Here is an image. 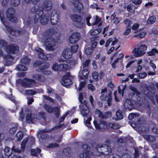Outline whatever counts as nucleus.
I'll use <instances>...</instances> for the list:
<instances>
[{"label":"nucleus","instance_id":"f257e3e1","mask_svg":"<svg viewBox=\"0 0 158 158\" xmlns=\"http://www.w3.org/2000/svg\"><path fill=\"white\" fill-rule=\"evenodd\" d=\"M57 31L56 29H51L48 32L44 33L42 37L41 41L46 46L47 50L49 51H53L56 48L55 41L53 38L50 37V36L52 35L56 34Z\"/></svg>","mask_w":158,"mask_h":158},{"label":"nucleus","instance_id":"f03ea898","mask_svg":"<svg viewBox=\"0 0 158 158\" xmlns=\"http://www.w3.org/2000/svg\"><path fill=\"white\" fill-rule=\"evenodd\" d=\"M49 15L48 13H44L42 10H37L34 18V22L37 23L40 22L42 24L45 25L48 22Z\"/></svg>","mask_w":158,"mask_h":158},{"label":"nucleus","instance_id":"7ed1b4c3","mask_svg":"<svg viewBox=\"0 0 158 158\" xmlns=\"http://www.w3.org/2000/svg\"><path fill=\"white\" fill-rule=\"evenodd\" d=\"M25 114H27L26 115V120L29 123H33L35 119H40L43 118L44 119V112L38 113L37 114H36V116L35 114H31V111L28 109H27L25 110Z\"/></svg>","mask_w":158,"mask_h":158},{"label":"nucleus","instance_id":"20e7f679","mask_svg":"<svg viewBox=\"0 0 158 158\" xmlns=\"http://www.w3.org/2000/svg\"><path fill=\"white\" fill-rule=\"evenodd\" d=\"M84 93H81L79 94L78 97L79 101L81 103L80 106V109L81 110V113L83 116H86L89 113V110L87 106V102L85 101H83V95Z\"/></svg>","mask_w":158,"mask_h":158},{"label":"nucleus","instance_id":"39448f33","mask_svg":"<svg viewBox=\"0 0 158 158\" xmlns=\"http://www.w3.org/2000/svg\"><path fill=\"white\" fill-rule=\"evenodd\" d=\"M70 18L78 27L82 28L85 26V24L82 21V19L80 16L77 15H73L70 16Z\"/></svg>","mask_w":158,"mask_h":158},{"label":"nucleus","instance_id":"423d86ee","mask_svg":"<svg viewBox=\"0 0 158 158\" xmlns=\"http://www.w3.org/2000/svg\"><path fill=\"white\" fill-rule=\"evenodd\" d=\"M101 95L100 98L102 100H106L107 101L108 105H110V102L111 101V93L110 91H107L106 88H105L102 89Z\"/></svg>","mask_w":158,"mask_h":158},{"label":"nucleus","instance_id":"0eeeda50","mask_svg":"<svg viewBox=\"0 0 158 158\" xmlns=\"http://www.w3.org/2000/svg\"><path fill=\"white\" fill-rule=\"evenodd\" d=\"M59 20V16L55 10H53L51 14L50 20L51 24L53 25L56 24Z\"/></svg>","mask_w":158,"mask_h":158},{"label":"nucleus","instance_id":"6e6552de","mask_svg":"<svg viewBox=\"0 0 158 158\" xmlns=\"http://www.w3.org/2000/svg\"><path fill=\"white\" fill-rule=\"evenodd\" d=\"M3 13L1 11L0 12V18L1 20L2 23L5 25L6 27V28L7 30L10 32V33L13 35H19L18 33V31H14L12 29V28L8 26L5 23V19L3 18Z\"/></svg>","mask_w":158,"mask_h":158},{"label":"nucleus","instance_id":"1a4fd4ad","mask_svg":"<svg viewBox=\"0 0 158 158\" xmlns=\"http://www.w3.org/2000/svg\"><path fill=\"white\" fill-rule=\"evenodd\" d=\"M61 83L64 86L69 85L72 83L69 73H67L63 76L61 81Z\"/></svg>","mask_w":158,"mask_h":158},{"label":"nucleus","instance_id":"9d476101","mask_svg":"<svg viewBox=\"0 0 158 158\" xmlns=\"http://www.w3.org/2000/svg\"><path fill=\"white\" fill-rule=\"evenodd\" d=\"M15 12L14 9L10 8L7 10L6 13V15L8 19L12 22H14L16 20V18L14 15Z\"/></svg>","mask_w":158,"mask_h":158},{"label":"nucleus","instance_id":"9b49d317","mask_svg":"<svg viewBox=\"0 0 158 158\" xmlns=\"http://www.w3.org/2000/svg\"><path fill=\"white\" fill-rule=\"evenodd\" d=\"M50 64L48 63H45L43 64L40 68V70L44 74L48 75L51 73V72L49 70Z\"/></svg>","mask_w":158,"mask_h":158},{"label":"nucleus","instance_id":"f8f14e48","mask_svg":"<svg viewBox=\"0 0 158 158\" xmlns=\"http://www.w3.org/2000/svg\"><path fill=\"white\" fill-rule=\"evenodd\" d=\"M80 37V35L78 33H74L70 37L69 40L71 44H75L79 40Z\"/></svg>","mask_w":158,"mask_h":158},{"label":"nucleus","instance_id":"ddd939ff","mask_svg":"<svg viewBox=\"0 0 158 158\" xmlns=\"http://www.w3.org/2000/svg\"><path fill=\"white\" fill-rule=\"evenodd\" d=\"M83 148L84 149V153L83 154L81 153L79 156L81 158H88L89 157V155H92V153L91 152H89L88 151V145L87 144H84L83 146Z\"/></svg>","mask_w":158,"mask_h":158},{"label":"nucleus","instance_id":"4468645a","mask_svg":"<svg viewBox=\"0 0 158 158\" xmlns=\"http://www.w3.org/2000/svg\"><path fill=\"white\" fill-rule=\"evenodd\" d=\"M127 86L126 85H124L123 87L122 90H121L120 88V87L118 86V93L117 94V91H115L114 93V99L116 102L118 101V96L119 97H122L123 95L124 91L125 89Z\"/></svg>","mask_w":158,"mask_h":158},{"label":"nucleus","instance_id":"2eb2a0df","mask_svg":"<svg viewBox=\"0 0 158 158\" xmlns=\"http://www.w3.org/2000/svg\"><path fill=\"white\" fill-rule=\"evenodd\" d=\"M89 70L86 69H84L82 71H80L78 76L80 80L87 79L88 77Z\"/></svg>","mask_w":158,"mask_h":158},{"label":"nucleus","instance_id":"dca6fc26","mask_svg":"<svg viewBox=\"0 0 158 158\" xmlns=\"http://www.w3.org/2000/svg\"><path fill=\"white\" fill-rule=\"evenodd\" d=\"M94 123L96 129L102 130L103 129H106L107 127V125L105 122L102 121L101 122L97 123V121H94Z\"/></svg>","mask_w":158,"mask_h":158},{"label":"nucleus","instance_id":"f3484780","mask_svg":"<svg viewBox=\"0 0 158 158\" xmlns=\"http://www.w3.org/2000/svg\"><path fill=\"white\" fill-rule=\"evenodd\" d=\"M35 83V81L32 79H25L23 80L22 84L25 87H31Z\"/></svg>","mask_w":158,"mask_h":158},{"label":"nucleus","instance_id":"a211bd4d","mask_svg":"<svg viewBox=\"0 0 158 158\" xmlns=\"http://www.w3.org/2000/svg\"><path fill=\"white\" fill-rule=\"evenodd\" d=\"M44 107L49 113L54 112L55 114H58L59 112L60 108L59 107H56L53 109L50 106L46 105H44Z\"/></svg>","mask_w":158,"mask_h":158},{"label":"nucleus","instance_id":"6ab92c4d","mask_svg":"<svg viewBox=\"0 0 158 158\" xmlns=\"http://www.w3.org/2000/svg\"><path fill=\"white\" fill-rule=\"evenodd\" d=\"M132 52L134 56L137 57L141 56L145 53V52L143 51H141L139 47L138 48H135L133 50Z\"/></svg>","mask_w":158,"mask_h":158},{"label":"nucleus","instance_id":"aec40b11","mask_svg":"<svg viewBox=\"0 0 158 158\" xmlns=\"http://www.w3.org/2000/svg\"><path fill=\"white\" fill-rule=\"evenodd\" d=\"M52 6V2L50 0H46L43 4V9L46 10H49L51 9Z\"/></svg>","mask_w":158,"mask_h":158},{"label":"nucleus","instance_id":"412c9836","mask_svg":"<svg viewBox=\"0 0 158 158\" xmlns=\"http://www.w3.org/2000/svg\"><path fill=\"white\" fill-rule=\"evenodd\" d=\"M62 55L63 57L66 59H69L72 56V53L69 48H66L63 52Z\"/></svg>","mask_w":158,"mask_h":158},{"label":"nucleus","instance_id":"4be33fe9","mask_svg":"<svg viewBox=\"0 0 158 158\" xmlns=\"http://www.w3.org/2000/svg\"><path fill=\"white\" fill-rule=\"evenodd\" d=\"M35 50L36 52H37L39 57L45 60V55L44 53L43 52V50L41 48L37 47L35 48Z\"/></svg>","mask_w":158,"mask_h":158},{"label":"nucleus","instance_id":"5701e85b","mask_svg":"<svg viewBox=\"0 0 158 158\" xmlns=\"http://www.w3.org/2000/svg\"><path fill=\"white\" fill-rule=\"evenodd\" d=\"M73 61H69L68 64H61V69L62 70H66L69 69L70 68V65H72L74 64Z\"/></svg>","mask_w":158,"mask_h":158},{"label":"nucleus","instance_id":"b1692460","mask_svg":"<svg viewBox=\"0 0 158 158\" xmlns=\"http://www.w3.org/2000/svg\"><path fill=\"white\" fill-rule=\"evenodd\" d=\"M73 4L74 6L79 10H81L83 8V4L78 1L73 2Z\"/></svg>","mask_w":158,"mask_h":158},{"label":"nucleus","instance_id":"393cba45","mask_svg":"<svg viewBox=\"0 0 158 158\" xmlns=\"http://www.w3.org/2000/svg\"><path fill=\"white\" fill-rule=\"evenodd\" d=\"M93 25H97L98 26H100L102 25V22H101L100 19L97 16H96L95 18H94V21L92 23Z\"/></svg>","mask_w":158,"mask_h":158},{"label":"nucleus","instance_id":"a878e982","mask_svg":"<svg viewBox=\"0 0 158 158\" xmlns=\"http://www.w3.org/2000/svg\"><path fill=\"white\" fill-rule=\"evenodd\" d=\"M134 103V102L130 100L127 99L125 102L124 106L126 108L130 109Z\"/></svg>","mask_w":158,"mask_h":158},{"label":"nucleus","instance_id":"bb28decb","mask_svg":"<svg viewBox=\"0 0 158 158\" xmlns=\"http://www.w3.org/2000/svg\"><path fill=\"white\" fill-rule=\"evenodd\" d=\"M52 69L54 71H61V64L59 65L56 63H54L51 67Z\"/></svg>","mask_w":158,"mask_h":158},{"label":"nucleus","instance_id":"cd10ccee","mask_svg":"<svg viewBox=\"0 0 158 158\" xmlns=\"http://www.w3.org/2000/svg\"><path fill=\"white\" fill-rule=\"evenodd\" d=\"M98 114H99L98 116L100 118H106L110 117L111 116V113L110 112H107L105 113L104 114H102V113H101L99 111H98Z\"/></svg>","mask_w":158,"mask_h":158},{"label":"nucleus","instance_id":"c85d7f7f","mask_svg":"<svg viewBox=\"0 0 158 158\" xmlns=\"http://www.w3.org/2000/svg\"><path fill=\"white\" fill-rule=\"evenodd\" d=\"M10 52L16 53L17 52L19 47L16 45H12L9 48Z\"/></svg>","mask_w":158,"mask_h":158},{"label":"nucleus","instance_id":"c756f323","mask_svg":"<svg viewBox=\"0 0 158 158\" xmlns=\"http://www.w3.org/2000/svg\"><path fill=\"white\" fill-rule=\"evenodd\" d=\"M116 115L117 117L116 120L121 119L123 118V112L122 111L120 110H118L116 112Z\"/></svg>","mask_w":158,"mask_h":158},{"label":"nucleus","instance_id":"7c9ffc66","mask_svg":"<svg viewBox=\"0 0 158 158\" xmlns=\"http://www.w3.org/2000/svg\"><path fill=\"white\" fill-rule=\"evenodd\" d=\"M156 20V17L154 16H152L148 19L147 22L148 24H152L155 22Z\"/></svg>","mask_w":158,"mask_h":158},{"label":"nucleus","instance_id":"2f4dec72","mask_svg":"<svg viewBox=\"0 0 158 158\" xmlns=\"http://www.w3.org/2000/svg\"><path fill=\"white\" fill-rule=\"evenodd\" d=\"M33 78L35 80L39 81H42L44 80V76L38 74H35L33 76Z\"/></svg>","mask_w":158,"mask_h":158},{"label":"nucleus","instance_id":"473e14b6","mask_svg":"<svg viewBox=\"0 0 158 158\" xmlns=\"http://www.w3.org/2000/svg\"><path fill=\"white\" fill-rule=\"evenodd\" d=\"M147 34V32L145 31H143L139 33L134 36L135 37H138L140 39H142L144 38Z\"/></svg>","mask_w":158,"mask_h":158},{"label":"nucleus","instance_id":"72a5a7b5","mask_svg":"<svg viewBox=\"0 0 158 158\" xmlns=\"http://www.w3.org/2000/svg\"><path fill=\"white\" fill-rule=\"evenodd\" d=\"M41 152V150L39 148L36 149H32L31 150V154L34 156H36L38 154L40 153Z\"/></svg>","mask_w":158,"mask_h":158},{"label":"nucleus","instance_id":"f704fd0d","mask_svg":"<svg viewBox=\"0 0 158 158\" xmlns=\"http://www.w3.org/2000/svg\"><path fill=\"white\" fill-rule=\"evenodd\" d=\"M16 69L19 71H23L27 70V68L22 64H19L17 66Z\"/></svg>","mask_w":158,"mask_h":158},{"label":"nucleus","instance_id":"c9c22d12","mask_svg":"<svg viewBox=\"0 0 158 158\" xmlns=\"http://www.w3.org/2000/svg\"><path fill=\"white\" fill-rule=\"evenodd\" d=\"M143 137L146 140L151 142H152L155 140L154 137L152 135H143Z\"/></svg>","mask_w":158,"mask_h":158},{"label":"nucleus","instance_id":"e433bc0d","mask_svg":"<svg viewBox=\"0 0 158 158\" xmlns=\"http://www.w3.org/2000/svg\"><path fill=\"white\" fill-rule=\"evenodd\" d=\"M127 9L128 11L131 13H133L135 11V7L133 5L130 4L128 6Z\"/></svg>","mask_w":158,"mask_h":158},{"label":"nucleus","instance_id":"4c0bfd02","mask_svg":"<svg viewBox=\"0 0 158 158\" xmlns=\"http://www.w3.org/2000/svg\"><path fill=\"white\" fill-rule=\"evenodd\" d=\"M115 16V15H114V14H113L111 16V19H114V23L115 24H117L118 23L120 22L122 20V19L121 18H115L114 19V18Z\"/></svg>","mask_w":158,"mask_h":158},{"label":"nucleus","instance_id":"58836bf2","mask_svg":"<svg viewBox=\"0 0 158 158\" xmlns=\"http://www.w3.org/2000/svg\"><path fill=\"white\" fill-rule=\"evenodd\" d=\"M101 31L100 28H98L94 30H91L90 31L91 35H95L99 33Z\"/></svg>","mask_w":158,"mask_h":158},{"label":"nucleus","instance_id":"ea45409f","mask_svg":"<svg viewBox=\"0 0 158 158\" xmlns=\"http://www.w3.org/2000/svg\"><path fill=\"white\" fill-rule=\"evenodd\" d=\"M158 53V50L155 48H153L151 51L148 53V55L150 56H153Z\"/></svg>","mask_w":158,"mask_h":158},{"label":"nucleus","instance_id":"a19ab883","mask_svg":"<svg viewBox=\"0 0 158 158\" xmlns=\"http://www.w3.org/2000/svg\"><path fill=\"white\" fill-rule=\"evenodd\" d=\"M139 117V114L136 113H131L130 114L128 118L130 120H132Z\"/></svg>","mask_w":158,"mask_h":158},{"label":"nucleus","instance_id":"79ce46f5","mask_svg":"<svg viewBox=\"0 0 158 158\" xmlns=\"http://www.w3.org/2000/svg\"><path fill=\"white\" fill-rule=\"evenodd\" d=\"M30 61V59H29L28 57H26L22 59L21 60V61L22 63L27 64L29 63Z\"/></svg>","mask_w":158,"mask_h":158},{"label":"nucleus","instance_id":"37998d69","mask_svg":"<svg viewBox=\"0 0 158 158\" xmlns=\"http://www.w3.org/2000/svg\"><path fill=\"white\" fill-rule=\"evenodd\" d=\"M91 120V118L90 117L87 119L84 122L85 125L89 128L91 127L90 122Z\"/></svg>","mask_w":158,"mask_h":158},{"label":"nucleus","instance_id":"c03bdc74","mask_svg":"<svg viewBox=\"0 0 158 158\" xmlns=\"http://www.w3.org/2000/svg\"><path fill=\"white\" fill-rule=\"evenodd\" d=\"M16 137L18 141H19L22 139L23 137V133L22 131L19 132L17 134Z\"/></svg>","mask_w":158,"mask_h":158},{"label":"nucleus","instance_id":"a18cd8bd","mask_svg":"<svg viewBox=\"0 0 158 158\" xmlns=\"http://www.w3.org/2000/svg\"><path fill=\"white\" fill-rule=\"evenodd\" d=\"M45 134L41 132H40L38 134V137L40 139H44L45 138Z\"/></svg>","mask_w":158,"mask_h":158},{"label":"nucleus","instance_id":"49530a36","mask_svg":"<svg viewBox=\"0 0 158 158\" xmlns=\"http://www.w3.org/2000/svg\"><path fill=\"white\" fill-rule=\"evenodd\" d=\"M24 94L27 95H34L35 92L32 90H27L24 91Z\"/></svg>","mask_w":158,"mask_h":158},{"label":"nucleus","instance_id":"de8ad7c7","mask_svg":"<svg viewBox=\"0 0 158 158\" xmlns=\"http://www.w3.org/2000/svg\"><path fill=\"white\" fill-rule=\"evenodd\" d=\"M131 28L128 27H126V30L124 31L123 32V34L125 35H127L129 34L131 32Z\"/></svg>","mask_w":158,"mask_h":158},{"label":"nucleus","instance_id":"09e8293b","mask_svg":"<svg viewBox=\"0 0 158 158\" xmlns=\"http://www.w3.org/2000/svg\"><path fill=\"white\" fill-rule=\"evenodd\" d=\"M85 83L86 82L84 80L83 81H80V83L79 88V91H80L82 89L84 86Z\"/></svg>","mask_w":158,"mask_h":158},{"label":"nucleus","instance_id":"8fccbe9b","mask_svg":"<svg viewBox=\"0 0 158 158\" xmlns=\"http://www.w3.org/2000/svg\"><path fill=\"white\" fill-rule=\"evenodd\" d=\"M132 21L129 19H126L124 21V23L128 26L127 27L130 26L132 23Z\"/></svg>","mask_w":158,"mask_h":158},{"label":"nucleus","instance_id":"3c124183","mask_svg":"<svg viewBox=\"0 0 158 158\" xmlns=\"http://www.w3.org/2000/svg\"><path fill=\"white\" fill-rule=\"evenodd\" d=\"M93 49L91 48H86L85 50V54L87 55H90L92 53Z\"/></svg>","mask_w":158,"mask_h":158},{"label":"nucleus","instance_id":"603ef678","mask_svg":"<svg viewBox=\"0 0 158 158\" xmlns=\"http://www.w3.org/2000/svg\"><path fill=\"white\" fill-rule=\"evenodd\" d=\"M147 73L144 72L141 73H139L137 75L138 77L140 78H144L147 76Z\"/></svg>","mask_w":158,"mask_h":158},{"label":"nucleus","instance_id":"864d4df0","mask_svg":"<svg viewBox=\"0 0 158 158\" xmlns=\"http://www.w3.org/2000/svg\"><path fill=\"white\" fill-rule=\"evenodd\" d=\"M92 77L93 79L97 81L98 79V73L97 72H94L92 74Z\"/></svg>","mask_w":158,"mask_h":158},{"label":"nucleus","instance_id":"5fc2aeb1","mask_svg":"<svg viewBox=\"0 0 158 158\" xmlns=\"http://www.w3.org/2000/svg\"><path fill=\"white\" fill-rule=\"evenodd\" d=\"M139 49H141V51H143L145 52V51L147 50V46L144 44H142L139 47Z\"/></svg>","mask_w":158,"mask_h":158},{"label":"nucleus","instance_id":"6e6d98bb","mask_svg":"<svg viewBox=\"0 0 158 158\" xmlns=\"http://www.w3.org/2000/svg\"><path fill=\"white\" fill-rule=\"evenodd\" d=\"M20 0H11V3L14 6L18 5L19 3Z\"/></svg>","mask_w":158,"mask_h":158},{"label":"nucleus","instance_id":"4d7b16f0","mask_svg":"<svg viewBox=\"0 0 158 158\" xmlns=\"http://www.w3.org/2000/svg\"><path fill=\"white\" fill-rule=\"evenodd\" d=\"M139 25L137 23L134 24L132 26V29L133 30L135 31L139 27Z\"/></svg>","mask_w":158,"mask_h":158},{"label":"nucleus","instance_id":"13d9d810","mask_svg":"<svg viewBox=\"0 0 158 158\" xmlns=\"http://www.w3.org/2000/svg\"><path fill=\"white\" fill-rule=\"evenodd\" d=\"M78 48V46L77 45H74L71 47L72 51L73 52H75L77 51Z\"/></svg>","mask_w":158,"mask_h":158},{"label":"nucleus","instance_id":"bf43d9fd","mask_svg":"<svg viewBox=\"0 0 158 158\" xmlns=\"http://www.w3.org/2000/svg\"><path fill=\"white\" fill-rule=\"evenodd\" d=\"M90 62V60L89 59H88L84 62L83 64V65L84 67H87L89 65V63Z\"/></svg>","mask_w":158,"mask_h":158},{"label":"nucleus","instance_id":"052dcab7","mask_svg":"<svg viewBox=\"0 0 158 158\" xmlns=\"http://www.w3.org/2000/svg\"><path fill=\"white\" fill-rule=\"evenodd\" d=\"M27 142V139H24L21 144V148L22 150H23L25 147V146Z\"/></svg>","mask_w":158,"mask_h":158},{"label":"nucleus","instance_id":"680f3d73","mask_svg":"<svg viewBox=\"0 0 158 158\" xmlns=\"http://www.w3.org/2000/svg\"><path fill=\"white\" fill-rule=\"evenodd\" d=\"M133 3L135 5L141 4L142 2V0H132Z\"/></svg>","mask_w":158,"mask_h":158},{"label":"nucleus","instance_id":"e2e57ef3","mask_svg":"<svg viewBox=\"0 0 158 158\" xmlns=\"http://www.w3.org/2000/svg\"><path fill=\"white\" fill-rule=\"evenodd\" d=\"M88 89L92 91L95 89V87L91 84L88 85Z\"/></svg>","mask_w":158,"mask_h":158},{"label":"nucleus","instance_id":"0e129e2a","mask_svg":"<svg viewBox=\"0 0 158 158\" xmlns=\"http://www.w3.org/2000/svg\"><path fill=\"white\" fill-rule=\"evenodd\" d=\"M118 59H116L111 64V66L113 68L115 69L116 68V63L118 62Z\"/></svg>","mask_w":158,"mask_h":158},{"label":"nucleus","instance_id":"69168bd1","mask_svg":"<svg viewBox=\"0 0 158 158\" xmlns=\"http://www.w3.org/2000/svg\"><path fill=\"white\" fill-rule=\"evenodd\" d=\"M53 57V55L52 54H48L45 55V60H50Z\"/></svg>","mask_w":158,"mask_h":158},{"label":"nucleus","instance_id":"338daca9","mask_svg":"<svg viewBox=\"0 0 158 158\" xmlns=\"http://www.w3.org/2000/svg\"><path fill=\"white\" fill-rule=\"evenodd\" d=\"M112 40V39L111 38H110L107 40L105 45L106 47H108L109 45L110 44Z\"/></svg>","mask_w":158,"mask_h":158},{"label":"nucleus","instance_id":"774afa93","mask_svg":"<svg viewBox=\"0 0 158 158\" xmlns=\"http://www.w3.org/2000/svg\"><path fill=\"white\" fill-rule=\"evenodd\" d=\"M43 96L45 99L48 100L50 102H52L53 101V100L51 98L48 96L43 95Z\"/></svg>","mask_w":158,"mask_h":158}]
</instances>
